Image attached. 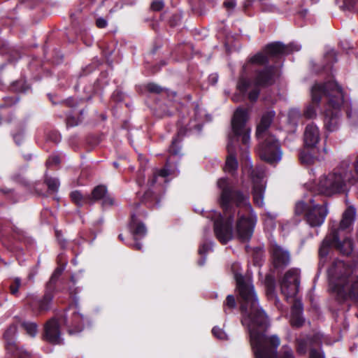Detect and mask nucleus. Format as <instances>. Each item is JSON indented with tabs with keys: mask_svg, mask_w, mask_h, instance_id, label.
<instances>
[{
	"mask_svg": "<svg viewBox=\"0 0 358 358\" xmlns=\"http://www.w3.org/2000/svg\"><path fill=\"white\" fill-rule=\"evenodd\" d=\"M236 289L238 292L242 314L241 323L250 334V344L255 358H296L289 345H283L278 353L280 343L276 335L266 336L268 320L264 310L259 306L257 296L252 278L234 271Z\"/></svg>",
	"mask_w": 358,
	"mask_h": 358,
	"instance_id": "1",
	"label": "nucleus"
},
{
	"mask_svg": "<svg viewBox=\"0 0 358 358\" xmlns=\"http://www.w3.org/2000/svg\"><path fill=\"white\" fill-rule=\"evenodd\" d=\"M339 252L352 255L350 264L336 259L328 269L330 290L339 299L358 300V252L354 248H335Z\"/></svg>",
	"mask_w": 358,
	"mask_h": 358,
	"instance_id": "2",
	"label": "nucleus"
},
{
	"mask_svg": "<svg viewBox=\"0 0 358 358\" xmlns=\"http://www.w3.org/2000/svg\"><path fill=\"white\" fill-rule=\"evenodd\" d=\"M217 187L221 190L219 202L224 217L220 216L214 222V232L220 243L225 245L233 238L235 208L231 204L234 203L237 207L246 205L249 196L242 191L234 189L227 178H220Z\"/></svg>",
	"mask_w": 358,
	"mask_h": 358,
	"instance_id": "3",
	"label": "nucleus"
},
{
	"mask_svg": "<svg viewBox=\"0 0 358 358\" xmlns=\"http://www.w3.org/2000/svg\"><path fill=\"white\" fill-rule=\"evenodd\" d=\"M324 97L329 107L338 108L343 102V91L335 81L315 83L311 88V102L303 110L306 119H313L317 115V108Z\"/></svg>",
	"mask_w": 358,
	"mask_h": 358,
	"instance_id": "4",
	"label": "nucleus"
},
{
	"mask_svg": "<svg viewBox=\"0 0 358 358\" xmlns=\"http://www.w3.org/2000/svg\"><path fill=\"white\" fill-rule=\"evenodd\" d=\"M348 166L346 163L343 162L331 172L321 176L315 185L318 194L330 197L347 192L348 183L353 184L355 182Z\"/></svg>",
	"mask_w": 358,
	"mask_h": 358,
	"instance_id": "5",
	"label": "nucleus"
},
{
	"mask_svg": "<svg viewBox=\"0 0 358 358\" xmlns=\"http://www.w3.org/2000/svg\"><path fill=\"white\" fill-rule=\"evenodd\" d=\"M355 215V208L348 207L343 213L338 227L331 228L320 246H354L351 231Z\"/></svg>",
	"mask_w": 358,
	"mask_h": 358,
	"instance_id": "6",
	"label": "nucleus"
},
{
	"mask_svg": "<svg viewBox=\"0 0 358 358\" xmlns=\"http://www.w3.org/2000/svg\"><path fill=\"white\" fill-rule=\"evenodd\" d=\"M248 117V110L238 107L235 110L231 119L233 134L237 139L241 137L242 143L245 145H247L250 141V129L245 127Z\"/></svg>",
	"mask_w": 358,
	"mask_h": 358,
	"instance_id": "7",
	"label": "nucleus"
},
{
	"mask_svg": "<svg viewBox=\"0 0 358 358\" xmlns=\"http://www.w3.org/2000/svg\"><path fill=\"white\" fill-rule=\"evenodd\" d=\"M259 155L262 159L270 164L278 162L281 159L280 145L274 136H266L260 143Z\"/></svg>",
	"mask_w": 358,
	"mask_h": 358,
	"instance_id": "8",
	"label": "nucleus"
},
{
	"mask_svg": "<svg viewBox=\"0 0 358 358\" xmlns=\"http://www.w3.org/2000/svg\"><path fill=\"white\" fill-rule=\"evenodd\" d=\"M257 221L255 215H241L236 222V237L241 243H248L251 240Z\"/></svg>",
	"mask_w": 358,
	"mask_h": 358,
	"instance_id": "9",
	"label": "nucleus"
},
{
	"mask_svg": "<svg viewBox=\"0 0 358 358\" xmlns=\"http://www.w3.org/2000/svg\"><path fill=\"white\" fill-rule=\"evenodd\" d=\"M327 202L316 203L315 199H310V207L305 213V220L311 227H320L328 215Z\"/></svg>",
	"mask_w": 358,
	"mask_h": 358,
	"instance_id": "10",
	"label": "nucleus"
},
{
	"mask_svg": "<svg viewBox=\"0 0 358 358\" xmlns=\"http://www.w3.org/2000/svg\"><path fill=\"white\" fill-rule=\"evenodd\" d=\"M277 66L275 64L258 67L252 70V83L255 87H268L275 82Z\"/></svg>",
	"mask_w": 358,
	"mask_h": 358,
	"instance_id": "11",
	"label": "nucleus"
},
{
	"mask_svg": "<svg viewBox=\"0 0 358 358\" xmlns=\"http://www.w3.org/2000/svg\"><path fill=\"white\" fill-rule=\"evenodd\" d=\"M69 334L80 333L83 328V316L76 304L70 306L61 318Z\"/></svg>",
	"mask_w": 358,
	"mask_h": 358,
	"instance_id": "12",
	"label": "nucleus"
},
{
	"mask_svg": "<svg viewBox=\"0 0 358 358\" xmlns=\"http://www.w3.org/2000/svg\"><path fill=\"white\" fill-rule=\"evenodd\" d=\"M300 285V271L291 268L287 271L280 281L282 294L286 297H294L298 294Z\"/></svg>",
	"mask_w": 358,
	"mask_h": 358,
	"instance_id": "13",
	"label": "nucleus"
},
{
	"mask_svg": "<svg viewBox=\"0 0 358 358\" xmlns=\"http://www.w3.org/2000/svg\"><path fill=\"white\" fill-rule=\"evenodd\" d=\"M16 335L17 326L15 324L10 325L4 332L3 338L7 353L14 358H29L31 356V352L19 348L15 342Z\"/></svg>",
	"mask_w": 358,
	"mask_h": 358,
	"instance_id": "14",
	"label": "nucleus"
},
{
	"mask_svg": "<svg viewBox=\"0 0 358 358\" xmlns=\"http://www.w3.org/2000/svg\"><path fill=\"white\" fill-rule=\"evenodd\" d=\"M53 292L46 289L44 296L38 299L34 294H28L26 297V303L29 305L31 311L35 314H39L50 309L53 299Z\"/></svg>",
	"mask_w": 358,
	"mask_h": 358,
	"instance_id": "15",
	"label": "nucleus"
},
{
	"mask_svg": "<svg viewBox=\"0 0 358 358\" xmlns=\"http://www.w3.org/2000/svg\"><path fill=\"white\" fill-rule=\"evenodd\" d=\"M264 50L268 55L269 61L277 64L284 56L292 53L294 49L292 44L285 45L282 42L275 41L267 44L264 48Z\"/></svg>",
	"mask_w": 358,
	"mask_h": 358,
	"instance_id": "16",
	"label": "nucleus"
},
{
	"mask_svg": "<svg viewBox=\"0 0 358 358\" xmlns=\"http://www.w3.org/2000/svg\"><path fill=\"white\" fill-rule=\"evenodd\" d=\"M42 337L44 341L51 344L57 345L63 343L59 322L55 318H52L45 323Z\"/></svg>",
	"mask_w": 358,
	"mask_h": 358,
	"instance_id": "17",
	"label": "nucleus"
},
{
	"mask_svg": "<svg viewBox=\"0 0 358 358\" xmlns=\"http://www.w3.org/2000/svg\"><path fill=\"white\" fill-rule=\"evenodd\" d=\"M250 175L253 183V201L257 206L261 207L264 204V193L265 189L262 183V176L260 173H257L255 170L251 171Z\"/></svg>",
	"mask_w": 358,
	"mask_h": 358,
	"instance_id": "18",
	"label": "nucleus"
},
{
	"mask_svg": "<svg viewBox=\"0 0 358 358\" xmlns=\"http://www.w3.org/2000/svg\"><path fill=\"white\" fill-rule=\"evenodd\" d=\"M299 159L302 164L310 165L316 161L324 159V157L320 156L317 146L303 145L299 152Z\"/></svg>",
	"mask_w": 358,
	"mask_h": 358,
	"instance_id": "19",
	"label": "nucleus"
},
{
	"mask_svg": "<svg viewBox=\"0 0 358 358\" xmlns=\"http://www.w3.org/2000/svg\"><path fill=\"white\" fill-rule=\"evenodd\" d=\"M345 101L338 107H329L324 112V127L330 132L337 129L340 118V109Z\"/></svg>",
	"mask_w": 358,
	"mask_h": 358,
	"instance_id": "20",
	"label": "nucleus"
},
{
	"mask_svg": "<svg viewBox=\"0 0 358 358\" xmlns=\"http://www.w3.org/2000/svg\"><path fill=\"white\" fill-rule=\"evenodd\" d=\"M193 46L191 43H181L176 45L171 51V56L176 62L191 58Z\"/></svg>",
	"mask_w": 358,
	"mask_h": 358,
	"instance_id": "21",
	"label": "nucleus"
},
{
	"mask_svg": "<svg viewBox=\"0 0 358 358\" xmlns=\"http://www.w3.org/2000/svg\"><path fill=\"white\" fill-rule=\"evenodd\" d=\"M320 141L319 128L313 123L306 125L303 133V145L317 146Z\"/></svg>",
	"mask_w": 358,
	"mask_h": 358,
	"instance_id": "22",
	"label": "nucleus"
},
{
	"mask_svg": "<svg viewBox=\"0 0 358 358\" xmlns=\"http://www.w3.org/2000/svg\"><path fill=\"white\" fill-rule=\"evenodd\" d=\"M271 252L273 266L275 268H284L289 264V253L284 250V248H273Z\"/></svg>",
	"mask_w": 358,
	"mask_h": 358,
	"instance_id": "23",
	"label": "nucleus"
},
{
	"mask_svg": "<svg viewBox=\"0 0 358 358\" xmlns=\"http://www.w3.org/2000/svg\"><path fill=\"white\" fill-rule=\"evenodd\" d=\"M130 231L135 241L142 238L146 235L147 229L145 224L137 220L135 213L131 214V220L129 223Z\"/></svg>",
	"mask_w": 358,
	"mask_h": 358,
	"instance_id": "24",
	"label": "nucleus"
},
{
	"mask_svg": "<svg viewBox=\"0 0 358 358\" xmlns=\"http://www.w3.org/2000/svg\"><path fill=\"white\" fill-rule=\"evenodd\" d=\"M303 304L299 301H296L291 308L290 323L295 327H300L304 323L303 317Z\"/></svg>",
	"mask_w": 358,
	"mask_h": 358,
	"instance_id": "25",
	"label": "nucleus"
},
{
	"mask_svg": "<svg viewBox=\"0 0 358 358\" xmlns=\"http://www.w3.org/2000/svg\"><path fill=\"white\" fill-rule=\"evenodd\" d=\"M275 115V113L273 110L267 111L262 115L260 122L257 126L256 136L257 138H260L268 130Z\"/></svg>",
	"mask_w": 358,
	"mask_h": 358,
	"instance_id": "26",
	"label": "nucleus"
},
{
	"mask_svg": "<svg viewBox=\"0 0 358 358\" xmlns=\"http://www.w3.org/2000/svg\"><path fill=\"white\" fill-rule=\"evenodd\" d=\"M20 101V97L17 96H4L3 98V103L0 104V124L2 123L3 120L7 123H10L13 119V113H10L7 117L3 118L2 111L8 108Z\"/></svg>",
	"mask_w": 358,
	"mask_h": 358,
	"instance_id": "27",
	"label": "nucleus"
},
{
	"mask_svg": "<svg viewBox=\"0 0 358 358\" xmlns=\"http://www.w3.org/2000/svg\"><path fill=\"white\" fill-rule=\"evenodd\" d=\"M8 227L10 228L9 231L11 233L13 238L17 241L24 243L26 246L34 243V240L27 236L26 232L22 229L13 223H10Z\"/></svg>",
	"mask_w": 358,
	"mask_h": 358,
	"instance_id": "28",
	"label": "nucleus"
},
{
	"mask_svg": "<svg viewBox=\"0 0 358 358\" xmlns=\"http://www.w3.org/2000/svg\"><path fill=\"white\" fill-rule=\"evenodd\" d=\"M227 150L229 154L226 159L224 171L234 176L238 169V162L236 157V152L229 143L227 145Z\"/></svg>",
	"mask_w": 358,
	"mask_h": 358,
	"instance_id": "29",
	"label": "nucleus"
},
{
	"mask_svg": "<svg viewBox=\"0 0 358 358\" xmlns=\"http://www.w3.org/2000/svg\"><path fill=\"white\" fill-rule=\"evenodd\" d=\"M31 89L30 85L27 83L24 78H20L10 83L7 90L13 93L25 94Z\"/></svg>",
	"mask_w": 358,
	"mask_h": 358,
	"instance_id": "30",
	"label": "nucleus"
},
{
	"mask_svg": "<svg viewBox=\"0 0 358 358\" xmlns=\"http://www.w3.org/2000/svg\"><path fill=\"white\" fill-rule=\"evenodd\" d=\"M141 201L150 208L159 206L160 198L159 195L154 193L150 189H148L143 195Z\"/></svg>",
	"mask_w": 358,
	"mask_h": 358,
	"instance_id": "31",
	"label": "nucleus"
},
{
	"mask_svg": "<svg viewBox=\"0 0 358 358\" xmlns=\"http://www.w3.org/2000/svg\"><path fill=\"white\" fill-rule=\"evenodd\" d=\"M108 193L106 186L103 185H99L96 186L92 191L91 195H88L89 201L90 202H96L101 200Z\"/></svg>",
	"mask_w": 358,
	"mask_h": 358,
	"instance_id": "32",
	"label": "nucleus"
},
{
	"mask_svg": "<svg viewBox=\"0 0 358 358\" xmlns=\"http://www.w3.org/2000/svg\"><path fill=\"white\" fill-rule=\"evenodd\" d=\"M269 58L268 55L265 53L264 50L263 52H259L251 57L248 61V64H259L261 66H266L269 64Z\"/></svg>",
	"mask_w": 358,
	"mask_h": 358,
	"instance_id": "33",
	"label": "nucleus"
},
{
	"mask_svg": "<svg viewBox=\"0 0 358 358\" xmlns=\"http://www.w3.org/2000/svg\"><path fill=\"white\" fill-rule=\"evenodd\" d=\"M65 268V266H59L52 273L49 281L46 284L48 290L54 291L56 283Z\"/></svg>",
	"mask_w": 358,
	"mask_h": 358,
	"instance_id": "34",
	"label": "nucleus"
},
{
	"mask_svg": "<svg viewBox=\"0 0 358 358\" xmlns=\"http://www.w3.org/2000/svg\"><path fill=\"white\" fill-rule=\"evenodd\" d=\"M309 345V338L307 336L299 337L296 339V350L299 355H305Z\"/></svg>",
	"mask_w": 358,
	"mask_h": 358,
	"instance_id": "35",
	"label": "nucleus"
},
{
	"mask_svg": "<svg viewBox=\"0 0 358 358\" xmlns=\"http://www.w3.org/2000/svg\"><path fill=\"white\" fill-rule=\"evenodd\" d=\"M155 114L159 118L172 116L173 113L166 103L158 104L155 108Z\"/></svg>",
	"mask_w": 358,
	"mask_h": 358,
	"instance_id": "36",
	"label": "nucleus"
},
{
	"mask_svg": "<svg viewBox=\"0 0 358 358\" xmlns=\"http://www.w3.org/2000/svg\"><path fill=\"white\" fill-rule=\"evenodd\" d=\"M70 198L73 203L80 207L85 203H90L88 196H84L80 191L76 190L70 194Z\"/></svg>",
	"mask_w": 358,
	"mask_h": 358,
	"instance_id": "37",
	"label": "nucleus"
},
{
	"mask_svg": "<svg viewBox=\"0 0 358 358\" xmlns=\"http://www.w3.org/2000/svg\"><path fill=\"white\" fill-rule=\"evenodd\" d=\"M85 113V110L83 108L79 110V116L78 117H76L73 115H67L66 119V127L69 128L78 126L80 123L82 122Z\"/></svg>",
	"mask_w": 358,
	"mask_h": 358,
	"instance_id": "38",
	"label": "nucleus"
},
{
	"mask_svg": "<svg viewBox=\"0 0 358 358\" xmlns=\"http://www.w3.org/2000/svg\"><path fill=\"white\" fill-rule=\"evenodd\" d=\"M236 308V301L234 295L229 294L227 296L223 304V310L226 315L230 314Z\"/></svg>",
	"mask_w": 358,
	"mask_h": 358,
	"instance_id": "39",
	"label": "nucleus"
},
{
	"mask_svg": "<svg viewBox=\"0 0 358 358\" xmlns=\"http://www.w3.org/2000/svg\"><path fill=\"white\" fill-rule=\"evenodd\" d=\"M250 86L251 82L248 79L243 77H241L238 79L237 83V90L241 95H246Z\"/></svg>",
	"mask_w": 358,
	"mask_h": 358,
	"instance_id": "40",
	"label": "nucleus"
},
{
	"mask_svg": "<svg viewBox=\"0 0 358 358\" xmlns=\"http://www.w3.org/2000/svg\"><path fill=\"white\" fill-rule=\"evenodd\" d=\"M180 142L178 141V138L177 137H175L173 138L171 141V144L169 147V154L171 159L173 156H181V147L179 145Z\"/></svg>",
	"mask_w": 358,
	"mask_h": 358,
	"instance_id": "41",
	"label": "nucleus"
},
{
	"mask_svg": "<svg viewBox=\"0 0 358 358\" xmlns=\"http://www.w3.org/2000/svg\"><path fill=\"white\" fill-rule=\"evenodd\" d=\"M22 327L27 334L31 337H35L38 333V325L35 322H24L22 324Z\"/></svg>",
	"mask_w": 358,
	"mask_h": 358,
	"instance_id": "42",
	"label": "nucleus"
},
{
	"mask_svg": "<svg viewBox=\"0 0 358 358\" xmlns=\"http://www.w3.org/2000/svg\"><path fill=\"white\" fill-rule=\"evenodd\" d=\"M324 60L326 62V68L331 69L334 64L337 62L336 52L334 50L328 51L324 55Z\"/></svg>",
	"mask_w": 358,
	"mask_h": 358,
	"instance_id": "43",
	"label": "nucleus"
},
{
	"mask_svg": "<svg viewBox=\"0 0 358 358\" xmlns=\"http://www.w3.org/2000/svg\"><path fill=\"white\" fill-rule=\"evenodd\" d=\"M331 248H320L319 249V268L324 266L328 260V257L331 252Z\"/></svg>",
	"mask_w": 358,
	"mask_h": 358,
	"instance_id": "44",
	"label": "nucleus"
},
{
	"mask_svg": "<svg viewBox=\"0 0 358 358\" xmlns=\"http://www.w3.org/2000/svg\"><path fill=\"white\" fill-rule=\"evenodd\" d=\"M174 169H173L171 167V157H169L166 159V162L165 164V166L163 169H161L156 173L158 174L159 176H161L162 178H166L170 175L174 174Z\"/></svg>",
	"mask_w": 358,
	"mask_h": 358,
	"instance_id": "45",
	"label": "nucleus"
},
{
	"mask_svg": "<svg viewBox=\"0 0 358 358\" xmlns=\"http://www.w3.org/2000/svg\"><path fill=\"white\" fill-rule=\"evenodd\" d=\"M44 182L48 186V188L50 192L52 193L57 192L59 185L58 179L46 176L45 178Z\"/></svg>",
	"mask_w": 358,
	"mask_h": 358,
	"instance_id": "46",
	"label": "nucleus"
},
{
	"mask_svg": "<svg viewBox=\"0 0 358 358\" xmlns=\"http://www.w3.org/2000/svg\"><path fill=\"white\" fill-rule=\"evenodd\" d=\"M310 203H306L303 201H299L296 202L294 208V213L296 215H302L305 217V213L309 209Z\"/></svg>",
	"mask_w": 358,
	"mask_h": 358,
	"instance_id": "47",
	"label": "nucleus"
},
{
	"mask_svg": "<svg viewBox=\"0 0 358 358\" xmlns=\"http://www.w3.org/2000/svg\"><path fill=\"white\" fill-rule=\"evenodd\" d=\"M145 90L151 94H159L162 93L165 89L155 83H148L144 86Z\"/></svg>",
	"mask_w": 358,
	"mask_h": 358,
	"instance_id": "48",
	"label": "nucleus"
},
{
	"mask_svg": "<svg viewBox=\"0 0 358 358\" xmlns=\"http://www.w3.org/2000/svg\"><path fill=\"white\" fill-rule=\"evenodd\" d=\"M21 286V279L20 278H15L9 285L10 294L15 296H17L18 290Z\"/></svg>",
	"mask_w": 358,
	"mask_h": 358,
	"instance_id": "49",
	"label": "nucleus"
},
{
	"mask_svg": "<svg viewBox=\"0 0 358 358\" xmlns=\"http://www.w3.org/2000/svg\"><path fill=\"white\" fill-rule=\"evenodd\" d=\"M261 87H255L252 90H250L248 94V99L252 103H255L259 99L260 94V89Z\"/></svg>",
	"mask_w": 358,
	"mask_h": 358,
	"instance_id": "50",
	"label": "nucleus"
},
{
	"mask_svg": "<svg viewBox=\"0 0 358 358\" xmlns=\"http://www.w3.org/2000/svg\"><path fill=\"white\" fill-rule=\"evenodd\" d=\"M125 94L120 89H116L111 94L110 99L112 101L118 103H121L124 100Z\"/></svg>",
	"mask_w": 358,
	"mask_h": 358,
	"instance_id": "51",
	"label": "nucleus"
},
{
	"mask_svg": "<svg viewBox=\"0 0 358 358\" xmlns=\"http://www.w3.org/2000/svg\"><path fill=\"white\" fill-rule=\"evenodd\" d=\"M162 46V44L157 41L153 43L152 48L145 55V60L147 62H150L151 57L154 56L159 49H161Z\"/></svg>",
	"mask_w": 358,
	"mask_h": 358,
	"instance_id": "52",
	"label": "nucleus"
},
{
	"mask_svg": "<svg viewBox=\"0 0 358 358\" xmlns=\"http://www.w3.org/2000/svg\"><path fill=\"white\" fill-rule=\"evenodd\" d=\"M182 20V15L180 13H173L169 19L168 24L173 28L178 26L180 24Z\"/></svg>",
	"mask_w": 358,
	"mask_h": 358,
	"instance_id": "53",
	"label": "nucleus"
},
{
	"mask_svg": "<svg viewBox=\"0 0 358 358\" xmlns=\"http://www.w3.org/2000/svg\"><path fill=\"white\" fill-rule=\"evenodd\" d=\"M213 248H200L198 250V253L201 256V258L198 261L199 266H203L206 262L205 255L209 252H212Z\"/></svg>",
	"mask_w": 358,
	"mask_h": 358,
	"instance_id": "54",
	"label": "nucleus"
},
{
	"mask_svg": "<svg viewBox=\"0 0 358 358\" xmlns=\"http://www.w3.org/2000/svg\"><path fill=\"white\" fill-rule=\"evenodd\" d=\"M61 159L58 155H52L48 157L46 161V166L51 167L52 166H57L60 164Z\"/></svg>",
	"mask_w": 358,
	"mask_h": 358,
	"instance_id": "55",
	"label": "nucleus"
},
{
	"mask_svg": "<svg viewBox=\"0 0 358 358\" xmlns=\"http://www.w3.org/2000/svg\"><path fill=\"white\" fill-rule=\"evenodd\" d=\"M212 333L215 337L220 340L227 339V336L226 333L223 331V329L214 327L212 329Z\"/></svg>",
	"mask_w": 358,
	"mask_h": 358,
	"instance_id": "56",
	"label": "nucleus"
},
{
	"mask_svg": "<svg viewBox=\"0 0 358 358\" xmlns=\"http://www.w3.org/2000/svg\"><path fill=\"white\" fill-rule=\"evenodd\" d=\"M164 7V3L162 0H155L150 5V9L153 11H160Z\"/></svg>",
	"mask_w": 358,
	"mask_h": 358,
	"instance_id": "57",
	"label": "nucleus"
},
{
	"mask_svg": "<svg viewBox=\"0 0 358 358\" xmlns=\"http://www.w3.org/2000/svg\"><path fill=\"white\" fill-rule=\"evenodd\" d=\"M101 200L103 207L112 206L114 205V199L108 194Z\"/></svg>",
	"mask_w": 358,
	"mask_h": 358,
	"instance_id": "58",
	"label": "nucleus"
},
{
	"mask_svg": "<svg viewBox=\"0 0 358 358\" xmlns=\"http://www.w3.org/2000/svg\"><path fill=\"white\" fill-rule=\"evenodd\" d=\"M0 193L11 199L13 196V189L4 186H0Z\"/></svg>",
	"mask_w": 358,
	"mask_h": 358,
	"instance_id": "59",
	"label": "nucleus"
},
{
	"mask_svg": "<svg viewBox=\"0 0 358 358\" xmlns=\"http://www.w3.org/2000/svg\"><path fill=\"white\" fill-rule=\"evenodd\" d=\"M95 24L99 29H104L108 26V22L103 17H98L96 19Z\"/></svg>",
	"mask_w": 358,
	"mask_h": 358,
	"instance_id": "60",
	"label": "nucleus"
},
{
	"mask_svg": "<svg viewBox=\"0 0 358 358\" xmlns=\"http://www.w3.org/2000/svg\"><path fill=\"white\" fill-rule=\"evenodd\" d=\"M236 6V0H225L223 3V6L227 10H232Z\"/></svg>",
	"mask_w": 358,
	"mask_h": 358,
	"instance_id": "61",
	"label": "nucleus"
},
{
	"mask_svg": "<svg viewBox=\"0 0 358 358\" xmlns=\"http://www.w3.org/2000/svg\"><path fill=\"white\" fill-rule=\"evenodd\" d=\"M55 237L58 242L59 246H64L66 243V240L63 238V234L62 231L56 230L55 231Z\"/></svg>",
	"mask_w": 358,
	"mask_h": 358,
	"instance_id": "62",
	"label": "nucleus"
},
{
	"mask_svg": "<svg viewBox=\"0 0 358 358\" xmlns=\"http://www.w3.org/2000/svg\"><path fill=\"white\" fill-rule=\"evenodd\" d=\"M309 358H325L323 353L320 352L315 349H311L310 351Z\"/></svg>",
	"mask_w": 358,
	"mask_h": 358,
	"instance_id": "63",
	"label": "nucleus"
},
{
	"mask_svg": "<svg viewBox=\"0 0 358 358\" xmlns=\"http://www.w3.org/2000/svg\"><path fill=\"white\" fill-rule=\"evenodd\" d=\"M123 8V3H116L114 6L109 10L108 15H112L114 13L120 10Z\"/></svg>",
	"mask_w": 358,
	"mask_h": 358,
	"instance_id": "64",
	"label": "nucleus"
}]
</instances>
